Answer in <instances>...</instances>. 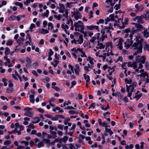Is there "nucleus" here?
<instances>
[{
    "label": "nucleus",
    "instance_id": "obj_1",
    "mask_svg": "<svg viewBox=\"0 0 149 149\" xmlns=\"http://www.w3.org/2000/svg\"><path fill=\"white\" fill-rule=\"evenodd\" d=\"M135 38L134 39V42L132 46L134 49H136L133 54L134 55H136L142 52L143 43V39L139 34H135Z\"/></svg>",
    "mask_w": 149,
    "mask_h": 149
},
{
    "label": "nucleus",
    "instance_id": "obj_2",
    "mask_svg": "<svg viewBox=\"0 0 149 149\" xmlns=\"http://www.w3.org/2000/svg\"><path fill=\"white\" fill-rule=\"evenodd\" d=\"M114 54L112 53L111 49H108L107 52H105V50H100L96 52L95 55L96 56H98L99 58H102V59L104 60L106 57L110 56H113Z\"/></svg>",
    "mask_w": 149,
    "mask_h": 149
},
{
    "label": "nucleus",
    "instance_id": "obj_3",
    "mask_svg": "<svg viewBox=\"0 0 149 149\" xmlns=\"http://www.w3.org/2000/svg\"><path fill=\"white\" fill-rule=\"evenodd\" d=\"M137 84L136 82L134 81L132 82V84H130L129 86L127 85H126V91L127 92H128L127 96L130 97L131 100L132 98L131 97L132 95V93L134 92V89L136 87Z\"/></svg>",
    "mask_w": 149,
    "mask_h": 149
},
{
    "label": "nucleus",
    "instance_id": "obj_4",
    "mask_svg": "<svg viewBox=\"0 0 149 149\" xmlns=\"http://www.w3.org/2000/svg\"><path fill=\"white\" fill-rule=\"evenodd\" d=\"M146 59V57L144 55L142 56H136L135 62H136L138 64V63H139V66H137L139 70V69H142L143 68L142 64L145 63Z\"/></svg>",
    "mask_w": 149,
    "mask_h": 149
},
{
    "label": "nucleus",
    "instance_id": "obj_5",
    "mask_svg": "<svg viewBox=\"0 0 149 149\" xmlns=\"http://www.w3.org/2000/svg\"><path fill=\"white\" fill-rule=\"evenodd\" d=\"M74 26L75 27V31H82L84 29V24L81 21H78L74 23Z\"/></svg>",
    "mask_w": 149,
    "mask_h": 149
},
{
    "label": "nucleus",
    "instance_id": "obj_6",
    "mask_svg": "<svg viewBox=\"0 0 149 149\" xmlns=\"http://www.w3.org/2000/svg\"><path fill=\"white\" fill-rule=\"evenodd\" d=\"M101 33L102 34L101 37H100V33H97L96 34V38L97 40L103 42L105 39L107 38V34L105 33L104 30L103 29L101 30Z\"/></svg>",
    "mask_w": 149,
    "mask_h": 149
},
{
    "label": "nucleus",
    "instance_id": "obj_7",
    "mask_svg": "<svg viewBox=\"0 0 149 149\" xmlns=\"http://www.w3.org/2000/svg\"><path fill=\"white\" fill-rule=\"evenodd\" d=\"M113 42L116 44V46L120 50H122L123 49V39L121 38H114L113 39Z\"/></svg>",
    "mask_w": 149,
    "mask_h": 149
},
{
    "label": "nucleus",
    "instance_id": "obj_8",
    "mask_svg": "<svg viewBox=\"0 0 149 149\" xmlns=\"http://www.w3.org/2000/svg\"><path fill=\"white\" fill-rule=\"evenodd\" d=\"M73 9V11L71 12L72 17H73L76 20L81 18V15L77 9L74 8Z\"/></svg>",
    "mask_w": 149,
    "mask_h": 149
},
{
    "label": "nucleus",
    "instance_id": "obj_9",
    "mask_svg": "<svg viewBox=\"0 0 149 149\" xmlns=\"http://www.w3.org/2000/svg\"><path fill=\"white\" fill-rule=\"evenodd\" d=\"M68 10H66L65 13L63 15L58 14V15H54V17L56 19L59 20L62 19L63 17H64L65 18L67 19L68 17Z\"/></svg>",
    "mask_w": 149,
    "mask_h": 149
},
{
    "label": "nucleus",
    "instance_id": "obj_10",
    "mask_svg": "<svg viewBox=\"0 0 149 149\" xmlns=\"http://www.w3.org/2000/svg\"><path fill=\"white\" fill-rule=\"evenodd\" d=\"M138 63L135 61L133 62L132 63L131 62H129L128 63L127 66L128 67H133V68L135 69V72L139 73V70L137 68Z\"/></svg>",
    "mask_w": 149,
    "mask_h": 149
},
{
    "label": "nucleus",
    "instance_id": "obj_11",
    "mask_svg": "<svg viewBox=\"0 0 149 149\" xmlns=\"http://www.w3.org/2000/svg\"><path fill=\"white\" fill-rule=\"evenodd\" d=\"M143 16L141 15V16H137L133 18V20L136 21L138 23L143 24L144 21L143 20Z\"/></svg>",
    "mask_w": 149,
    "mask_h": 149
},
{
    "label": "nucleus",
    "instance_id": "obj_12",
    "mask_svg": "<svg viewBox=\"0 0 149 149\" xmlns=\"http://www.w3.org/2000/svg\"><path fill=\"white\" fill-rule=\"evenodd\" d=\"M81 49V48H78L77 49L76 47H74L70 49L71 54L74 59H77V58L76 53H77L78 51L80 52Z\"/></svg>",
    "mask_w": 149,
    "mask_h": 149
},
{
    "label": "nucleus",
    "instance_id": "obj_13",
    "mask_svg": "<svg viewBox=\"0 0 149 149\" xmlns=\"http://www.w3.org/2000/svg\"><path fill=\"white\" fill-rule=\"evenodd\" d=\"M133 41L132 40H130L128 39L127 40L124 42V47L126 49H128L131 46H132L133 43Z\"/></svg>",
    "mask_w": 149,
    "mask_h": 149
},
{
    "label": "nucleus",
    "instance_id": "obj_14",
    "mask_svg": "<svg viewBox=\"0 0 149 149\" xmlns=\"http://www.w3.org/2000/svg\"><path fill=\"white\" fill-rule=\"evenodd\" d=\"M59 12L60 13H63L65 12V13L66 10H67L65 8L64 5L62 3H60L59 4Z\"/></svg>",
    "mask_w": 149,
    "mask_h": 149
},
{
    "label": "nucleus",
    "instance_id": "obj_15",
    "mask_svg": "<svg viewBox=\"0 0 149 149\" xmlns=\"http://www.w3.org/2000/svg\"><path fill=\"white\" fill-rule=\"evenodd\" d=\"M135 7L136 8L135 10L136 13H138L142 11L144 9V7L143 5H139L138 4L135 5Z\"/></svg>",
    "mask_w": 149,
    "mask_h": 149
},
{
    "label": "nucleus",
    "instance_id": "obj_16",
    "mask_svg": "<svg viewBox=\"0 0 149 149\" xmlns=\"http://www.w3.org/2000/svg\"><path fill=\"white\" fill-rule=\"evenodd\" d=\"M86 27L87 30H92L94 29H96L98 31H99L98 26H97L93 25L90 26H86Z\"/></svg>",
    "mask_w": 149,
    "mask_h": 149
},
{
    "label": "nucleus",
    "instance_id": "obj_17",
    "mask_svg": "<svg viewBox=\"0 0 149 149\" xmlns=\"http://www.w3.org/2000/svg\"><path fill=\"white\" fill-rule=\"evenodd\" d=\"M68 137L66 136H64L63 138H62L59 140L56 139L55 141H54L52 143H54L55 142H58L60 143H62L63 142L64 143H66L68 140Z\"/></svg>",
    "mask_w": 149,
    "mask_h": 149
},
{
    "label": "nucleus",
    "instance_id": "obj_18",
    "mask_svg": "<svg viewBox=\"0 0 149 149\" xmlns=\"http://www.w3.org/2000/svg\"><path fill=\"white\" fill-rule=\"evenodd\" d=\"M105 47V46L102 43L100 42L99 41H97V44L95 47L97 49H102Z\"/></svg>",
    "mask_w": 149,
    "mask_h": 149
},
{
    "label": "nucleus",
    "instance_id": "obj_19",
    "mask_svg": "<svg viewBox=\"0 0 149 149\" xmlns=\"http://www.w3.org/2000/svg\"><path fill=\"white\" fill-rule=\"evenodd\" d=\"M15 130H16L18 128H19L20 130H24V127L22 125H20L18 123L15 124Z\"/></svg>",
    "mask_w": 149,
    "mask_h": 149
},
{
    "label": "nucleus",
    "instance_id": "obj_20",
    "mask_svg": "<svg viewBox=\"0 0 149 149\" xmlns=\"http://www.w3.org/2000/svg\"><path fill=\"white\" fill-rule=\"evenodd\" d=\"M106 47H105V50H106L105 52H107V51L109 49H107V48L109 47H110L111 48H112L113 47V44L112 42H107L106 43Z\"/></svg>",
    "mask_w": 149,
    "mask_h": 149
},
{
    "label": "nucleus",
    "instance_id": "obj_21",
    "mask_svg": "<svg viewBox=\"0 0 149 149\" xmlns=\"http://www.w3.org/2000/svg\"><path fill=\"white\" fill-rule=\"evenodd\" d=\"M142 33L144 37L147 38L149 36V28L148 29H144Z\"/></svg>",
    "mask_w": 149,
    "mask_h": 149
},
{
    "label": "nucleus",
    "instance_id": "obj_22",
    "mask_svg": "<svg viewBox=\"0 0 149 149\" xmlns=\"http://www.w3.org/2000/svg\"><path fill=\"white\" fill-rule=\"evenodd\" d=\"M33 112L31 111H26L25 112L24 115L30 117H32L33 116Z\"/></svg>",
    "mask_w": 149,
    "mask_h": 149
},
{
    "label": "nucleus",
    "instance_id": "obj_23",
    "mask_svg": "<svg viewBox=\"0 0 149 149\" xmlns=\"http://www.w3.org/2000/svg\"><path fill=\"white\" fill-rule=\"evenodd\" d=\"M38 32L41 34H45L48 33L49 31L48 29H45L42 28L39 30Z\"/></svg>",
    "mask_w": 149,
    "mask_h": 149
},
{
    "label": "nucleus",
    "instance_id": "obj_24",
    "mask_svg": "<svg viewBox=\"0 0 149 149\" xmlns=\"http://www.w3.org/2000/svg\"><path fill=\"white\" fill-rule=\"evenodd\" d=\"M67 19V22H66V24H67L69 25L70 23L71 24V27L70 28V29L72 30H74V26H73V22L72 20L71 19H68V18Z\"/></svg>",
    "mask_w": 149,
    "mask_h": 149
},
{
    "label": "nucleus",
    "instance_id": "obj_25",
    "mask_svg": "<svg viewBox=\"0 0 149 149\" xmlns=\"http://www.w3.org/2000/svg\"><path fill=\"white\" fill-rule=\"evenodd\" d=\"M106 30V33H109V35L110 37H111L112 36V34H111V32L110 31V29H112L113 30V29L111 27V26H110L109 27H107V26L105 27L104 28Z\"/></svg>",
    "mask_w": 149,
    "mask_h": 149
},
{
    "label": "nucleus",
    "instance_id": "obj_26",
    "mask_svg": "<svg viewBox=\"0 0 149 149\" xmlns=\"http://www.w3.org/2000/svg\"><path fill=\"white\" fill-rule=\"evenodd\" d=\"M129 21V19L128 17H125L124 20V22H122V24L123 26H121V27L122 28H124L125 26L124 25H127L128 24V22Z\"/></svg>",
    "mask_w": 149,
    "mask_h": 149
},
{
    "label": "nucleus",
    "instance_id": "obj_27",
    "mask_svg": "<svg viewBox=\"0 0 149 149\" xmlns=\"http://www.w3.org/2000/svg\"><path fill=\"white\" fill-rule=\"evenodd\" d=\"M40 120V118L39 117H36L34 118L32 121V123H33L35 124L39 122Z\"/></svg>",
    "mask_w": 149,
    "mask_h": 149
},
{
    "label": "nucleus",
    "instance_id": "obj_28",
    "mask_svg": "<svg viewBox=\"0 0 149 149\" xmlns=\"http://www.w3.org/2000/svg\"><path fill=\"white\" fill-rule=\"evenodd\" d=\"M133 24H134L135 27L139 30H141L143 28V26L139 23H134Z\"/></svg>",
    "mask_w": 149,
    "mask_h": 149
},
{
    "label": "nucleus",
    "instance_id": "obj_29",
    "mask_svg": "<svg viewBox=\"0 0 149 149\" xmlns=\"http://www.w3.org/2000/svg\"><path fill=\"white\" fill-rule=\"evenodd\" d=\"M143 49L145 50L149 51V44L146 42L144 43Z\"/></svg>",
    "mask_w": 149,
    "mask_h": 149
},
{
    "label": "nucleus",
    "instance_id": "obj_30",
    "mask_svg": "<svg viewBox=\"0 0 149 149\" xmlns=\"http://www.w3.org/2000/svg\"><path fill=\"white\" fill-rule=\"evenodd\" d=\"M143 16V18H144L146 20H149V12L148 11H146L145 14H142Z\"/></svg>",
    "mask_w": 149,
    "mask_h": 149
},
{
    "label": "nucleus",
    "instance_id": "obj_31",
    "mask_svg": "<svg viewBox=\"0 0 149 149\" xmlns=\"http://www.w3.org/2000/svg\"><path fill=\"white\" fill-rule=\"evenodd\" d=\"M125 81L126 84H132V80L131 78H126L125 79Z\"/></svg>",
    "mask_w": 149,
    "mask_h": 149
},
{
    "label": "nucleus",
    "instance_id": "obj_32",
    "mask_svg": "<svg viewBox=\"0 0 149 149\" xmlns=\"http://www.w3.org/2000/svg\"><path fill=\"white\" fill-rule=\"evenodd\" d=\"M87 61H89V62L91 65H92L93 66H94V64L93 61V58L91 57L90 56H88L87 58Z\"/></svg>",
    "mask_w": 149,
    "mask_h": 149
},
{
    "label": "nucleus",
    "instance_id": "obj_33",
    "mask_svg": "<svg viewBox=\"0 0 149 149\" xmlns=\"http://www.w3.org/2000/svg\"><path fill=\"white\" fill-rule=\"evenodd\" d=\"M136 30H135L130 31L129 37L130 38V40L132 39L133 36L136 33Z\"/></svg>",
    "mask_w": 149,
    "mask_h": 149
},
{
    "label": "nucleus",
    "instance_id": "obj_34",
    "mask_svg": "<svg viewBox=\"0 0 149 149\" xmlns=\"http://www.w3.org/2000/svg\"><path fill=\"white\" fill-rule=\"evenodd\" d=\"M59 61L58 60L54 59V62L52 63L51 64L53 65L54 67H56Z\"/></svg>",
    "mask_w": 149,
    "mask_h": 149
},
{
    "label": "nucleus",
    "instance_id": "obj_35",
    "mask_svg": "<svg viewBox=\"0 0 149 149\" xmlns=\"http://www.w3.org/2000/svg\"><path fill=\"white\" fill-rule=\"evenodd\" d=\"M101 126L105 127V130H111V129L108 128L110 127L109 125H107L105 123H102Z\"/></svg>",
    "mask_w": 149,
    "mask_h": 149
},
{
    "label": "nucleus",
    "instance_id": "obj_36",
    "mask_svg": "<svg viewBox=\"0 0 149 149\" xmlns=\"http://www.w3.org/2000/svg\"><path fill=\"white\" fill-rule=\"evenodd\" d=\"M84 78L86 80V83H88L90 81V77L88 75H86L85 74H83Z\"/></svg>",
    "mask_w": 149,
    "mask_h": 149
},
{
    "label": "nucleus",
    "instance_id": "obj_37",
    "mask_svg": "<svg viewBox=\"0 0 149 149\" xmlns=\"http://www.w3.org/2000/svg\"><path fill=\"white\" fill-rule=\"evenodd\" d=\"M34 97V95H29V98L30 99V102L33 104L34 103L35 101Z\"/></svg>",
    "mask_w": 149,
    "mask_h": 149
},
{
    "label": "nucleus",
    "instance_id": "obj_38",
    "mask_svg": "<svg viewBox=\"0 0 149 149\" xmlns=\"http://www.w3.org/2000/svg\"><path fill=\"white\" fill-rule=\"evenodd\" d=\"M79 52H81L82 54L80 56L81 57L83 58L85 57L87 58V56L86 55L85 53L83 51V49L82 48H81V49Z\"/></svg>",
    "mask_w": 149,
    "mask_h": 149
},
{
    "label": "nucleus",
    "instance_id": "obj_39",
    "mask_svg": "<svg viewBox=\"0 0 149 149\" xmlns=\"http://www.w3.org/2000/svg\"><path fill=\"white\" fill-rule=\"evenodd\" d=\"M10 49L8 47H6L5 49V55L7 56L10 54Z\"/></svg>",
    "mask_w": 149,
    "mask_h": 149
},
{
    "label": "nucleus",
    "instance_id": "obj_40",
    "mask_svg": "<svg viewBox=\"0 0 149 149\" xmlns=\"http://www.w3.org/2000/svg\"><path fill=\"white\" fill-rule=\"evenodd\" d=\"M48 30L49 31L50 28L51 29H53L54 28V26L52 23L51 22H49L48 23Z\"/></svg>",
    "mask_w": 149,
    "mask_h": 149
},
{
    "label": "nucleus",
    "instance_id": "obj_41",
    "mask_svg": "<svg viewBox=\"0 0 149 149\" xmlns=\"http://www.w3.org/2000/svg\"><path fill=\"white\" fill-rule=\"evenodd\" d=\"M27 127L29 128L27 129L26 130H29L33 129L35 128V127L33 124H31L27 126Z\"/></svg>",
    "mask_w": 149,
    "mask_h": 149
},
{
    "label": "nucleus",
    "instance_id": "obj_42",
    "mask_svg": "<svg viewBox=\"0 0 149 149\" xmlns=\"http://www.w3.org/2000/svg\"><path fill=\"white\" fill-rule=\"evenodd\" d=\"M49 13V11L48 10H47L46 12L44 13V14L42 15V16L43 17H48V15Z\"/></svg>",
    "mask_w": 149,
    "mask_h": 149
},
{
    "label": "nucleus",
    "instance_id": "obj_43",
    "mask_svg": "<svg viewBox=\"0 0 149 149\" xmlns=\"http://www.w3.org/2000/svg\"><path fill=\"white\" fill-rule=\"evenodd\" d=\"M134 148V146L132 144H130L129 146L126 145L125 146V149H132Z\"/></svg>",
    "mask_w": 149,
    "mask_h": 149
},
{
    "label": "nucleus",
    "instance_id": "obj_44",
    "mask_svg": "<svg viewBox=\"0 0 149 149\" xmlns=\"http://www.w3.org/2000/svg\"><path fill=\"white\" fill-rule=\"evenodd\" d=\"M71 104V103L70 102V101H65L63 105H62V104H61L60 106L61 107H65V106L66 105H68L69 104Z\"/></svg>",
    "mask_w": 149,
    "mask_h": 149
},
{
    "label": "nucleus",
    "instance_id": "obj_45",
    "mask_svg": "<svg viewBox=\"0 0 149 149\" xmlns=\"http://www.w3.org/2000/svg\"><path fill=\"white\" fill-rule=\"evenodd\" d=\"M62 28L65 30H67L69 28V26L67 24H62L61 25Z\"/></svg>",
    "mask_w": 149,
    "mask_h": 149
},
{
    "label": "nucleus",
    "instance_id": "obj_46",
    "mask_svg": "<svg viewBox=\"0 0 149 149\" xmlns=\"http://www.w3.org/2000/svg\"><path fill=\"white\" fill-rule=\"evenodd\" d=\"M15 4L16 6H19V7L21 8H22L23 6V4L22 3L19 2H16Z\"/></svg>",
    "mask_w": 149,
    "mask_h": 149
},
{
    "label": "nucleus",
    "instance_id": "obj_47",
    "mask_svg": "<svg viewBox=\"0 0 149 149\" xmlns=\"http://www.w3.org/2000/svg\"><path fill=\"white\" fill-rule=\"evenodd\" d=\"M42 81L43 82H44V83H46L47 82L49 81V78L48 77H47L45 78L42 79Z\"/></svg>",
    "mask_w": 149,
    "mask_h": 149
},
{
    "label": "nucleus",
    "instance_id": "obj_48",
    "mask_svg": "<svg viewBox=\"0 0 149 149\" xmlns=\"http://www.w3.org/2000/svg\"><path fill=\"white\" fill-rule=\"evenodd\" d=\"M145 63V66L146 68V69L147 70H149V62L148 61H146Z\"/></svg>",
    "mask_w": 149,
    "mask_h": 149
},
{
    "label": "nucleus",
    "instance_id": "obj_49",
    "mask_svg": "<svg viewBox=\"0 0 149 149\" xmlns=\"http://www.w3.org/2000/svg\"><path fill=\"white\" fill-rule=\"evenodd\" d=\"M16 19V16L14 15H12L9 17L8 20H9L13 21Z\"/></svg>",
    "mask_w": 149,
    "mask_h": 149
},
{
    "label": "nucleus",
    "instance_id": "obj_50",
    "mask_svg": "<svg viewBox=\"0 0 149 149\" xmlns=\"http://www.w3.org/2000/svg\"><path fill=\"white\" fill-rule=\"evenodd\" d=\"M112 0H107L106 2L108 4L112 6H113L114 4V3H112Z\"/></svg>",
    "mask_w": 149,
    "mask_h": 149
},
{
    "label": "nucleus",
    "instance_id": "obj_51",
    "mask_svg": "<svg viewBox=\"0 0 149 149\" xmlns=\"http://www.w3.org/2000/svg\"><path fill=\"white\" fill-rule=\"evenodd\" d=\"M123 33H130V29H126L123 30L122 31Z\"/></svg>",
    "mask_w": 149,
    "mask_h": 149
},
{
    "label": "nucleus",
    "instance_id": "obj_52",
    "mask_svg": "<svg viewBox=\"0 0 149 149\" xmlns=\"http://www.w3.org/2000/svg\"><path fill=\"white\" fill-rule=\"evenodd\" d=\"M96 39V36H93V37L90 40V41L92 43H94Z\"/></svg>",
    "mask_w": 149,
    "mask_h": 149
},
{
    "label": "nucleus",
    "instance_id": "obj_53",
    "mask_svg": "<svg viewBox=\"0 0 149 149\" xmlns=\"http://www.w3.org/2000/svg\"><path fill=\"white\" fill-rule=\"evenodd\" d=\"M13 41L12 40H9L6 43L7 46H11L13 45Z\"/></svg>",
    "mask_w": 149,
    "mask_h": 149
},
{
    "label": "nucleus",
    "instance_id": "obj_54",
    "mask_svg": "<svg viewBox=\"0 0 149 149\" xmlns=\"http://www.w3.org/2000/svg\"><path fill=\"white\" fill-rule=\"evenodd\" d=\"M73 3L72 2L69 3L67 2L66 3V8H71L72 6V4Z\"/></svg>",
    "mask_w": 149,
    "mask_h": 149
},
{
    "label": "nucleus",
    "instance_id": "obj_55",
    "mask_svg": "<svg viewBox=\"0 0 149 149\" xmlns=\"http://www.w3.org/2000/svg\"><path fill=\"white\" fill-rule=\"evenodd\" d=\"M112 22H111L110 23V26H113V24L114 26H117V21L116 20V21H114V22L113 21H111Z\"/></svg>",
    "mask_w": 149,
    "mask_h": 149
},
{
    "label": "nucleus",
    "instance_id": "obj_56",
    "mask_svg": "<svg viewBox=\"0 0 149 149\" xmlns=\"http://www.w3.org/2000/svg\"><path fill=\"white\" fill-rule=\"evenodd\" d=\"M51 133L52 134V138H55L56 137V133L54 131H50Z\"/></svg>",
    "mask_w": 149,
    "mask_h": 149
},
{
    "label": "nucleus",
    "instance_id": "obj_57",
    "mask_svg": "<svg viewBox=\"0 0 149 149\" xmlns=\"http://www.w3.org/2000/svg\"><path fill=\"white\" fill-rule=\"evenodd\" d=\"M79 44H81L83 42V38L82 36H79Z\"/></svg>",
    "mask_w": 149,
    "mask_h": 149
},
{
    "label": "nucleus",
    "instance_id": "obj_58",
    "mask_svg": "<svg viewBox=\"0 0 149 149\" xmlns=\"http://www.w3.org/2000/svg\"><path fill=\"white\" fill-rule=\"evenodd\" d=\"M26 61L28 63L31 64V59L28 56L26 58Z\"/></svg>",
    "mask_w": 149,
    "mask_h": 149
},
{
    "label": "nucleus",
    "instance_id": "obj_59",
    "mask_svg": "<svg viewBox=\"0 0 149 149\" xmlns=\"http://www.w3.org/2000/svg\"><path fill=\"white\" fill-rule=\"evenodd\" d=\"M70 119L69 118H66L64 120V124L66 125L68 121H70Z\"/></svg>",
    "mask_w": 149,
    "mask_h": 149
},
{
    "label": "nucleus",
    "instance_id": "obj_60",
    "mask_svg": "<svg viewBox=\"0 0 149 149\" xmlns=\"http://www.w3.org/2000/svg\"><path fill=\"white\" fill-rule=\"evenodd\" d=\"M33 67L35 69H37L38 67V63L37 62H34L33 64Z\"/></svg>",
    "mask_w": 149,
    "mask_h": 149
},
{
    "label": "nucleus",
    "instance_id": "obj_61",
    "mask_svg": "<svg viewBox=\"0 0 149 149\" xmlns=\"http://www.w3.org/2000/svg\"><path fill=\"white\" fill-rule=\"evenodd\" d=\"M44 146L43 143L42 141L40 142L38 145V148H40L42 147H43Z\"/></svg>",
    "mask_w": 149,
    "mask_h": 149
},
{
    "label": "nucleus",
    "instance_id": "obj_62",
    "mask_svg": "<svg viewBox=\"0 0 149 149\" xmlns=\"http://www.w3.org/2000/svg\"><path fill=\"white\" fill-rule=\"evenodd\" d=\"M8 86L10 87H12L13 86V84L12 83V81L11 80H9L8 81Z\"/></svg>",
    "mask_w": 149,
    "mask_h": 149
},
{
    "label": "nucleus",
    "instance_id": "obj_63",
    "mask_svg": "<svg viewBox=\"0 0 149 149\" xmlns=\"http://www.w3.org/2000/svg\"><path fill=\"white\" fill-rule=\"evenodd\" d=\"M79 40H76L75 39H73L71 41V42L72 43H74L75 44H79Z\"/></svg>",
    "mask_w": 149,
    "mask_h": 149
},
{
    "label": "nucleus",
    "instance_id": "obj_64",
    "mask_svg": "<svg viewBox=\"0 0 149 149\" xmlns=\"http://www.w3.org/2000/svg\"><path fill=\"white\" fill-rule=\"evenodd\" d=\"M11 143V141L10 140H7L4 142V145H9Z\"/></svg>",
    "mask_w": 149,
    "mask_h": 149
}]
</instances>
